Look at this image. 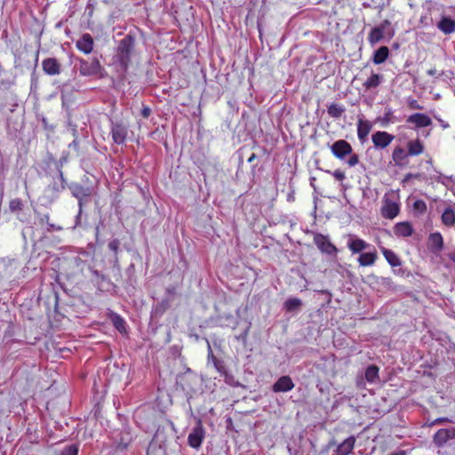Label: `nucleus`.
<instances>
[{"instance_id": "1", "label": "nucleus", "mask_w": 455, "mask_h": 455, "mask_svg": "<svg viewBox=\"0 0 455 455\" xmlns=\"http://www.w3.org/2000/svg\"><path fill=\"white\" fill-rule=\"evenodd\" d=\"M135 39L132 35H126L119 41L116 49V61L123 70H127L131 64L132 53L134 50Z\"/></svg>"}, {"instance_id": "2", "label": "nucleus", "mask_w": 455, "mask_h": 455, "mask_svg": "<svg viewBox=\"0 0 455 455\" xmlns=\"http://www.w3.org/2000/svg\"><path fill=\"white\" fill-rule=\"evenodd\" d=\"M103 70L97 58H93L92 60H79V73L83 76H100Z\"/></svg>"}, {"instance_id": "3", "label": "nucleus", "mask_w": 455, "mask_h": 455, "mask_svg": "<svg viewBox=\"0 0 455 455\" xmlns=\"http://www.w3.org/2000/svg\"><path fill=\"white\" fill-rule=\"evenodd\" d=\"M69 189L74 197L78 201L79 214L82 213L84 205L87 203L85 198L92 195V189L89 187H84L79 183H73L69 186Z\"/></svg>"}, {"instance_id": "4", "label": "nucleus", "mask_w": 455, "mask_h": 455, "mask_svg": "<svg viewBox=\"0 0 455 455\" xmlns=\"http://www.w3.org/2000/svg\"><path fill=\"white\" fill-rule=\"evenodd\" d=\"M205 437V429L202 420L198 419L196 427L188 436V443L191 448L198 449L201 447Z\"/></svg>"}, {"instance_id": "5", "label": "nucleus", "mask_w": 455, "mask_h": 455, "mask_svg": "<svg viewBox=\"0 0 455 455\" xmlns=\"http://www.w3.org/2000/svg\"><path fill=\"white\" fill-rule=\"evenodd\" d=\"M314 243L321 252L328 255H336L337 247L329 240L327 235L317 233L314 235Z\"/></svg>"}, {"instance_id": "6", "label": "nucleus", "mask_w": 455, "mask_h": 455, "mask_svg": "<svg viewBox=\"0 0 455 455\" xmlns=\"http://www.w3.org/2000/svg\"><path fill=\"white\" fill-rule=\"evenodd\" d=\"M110 133L113 141L117 145H122L126 140L128 128L123 123H112Z\"/></svg>"}, {"instance_id": "7", "label": "nucleus", "mask_w": 455, "mask_h": 455, "mask_svg": "<svg viewBox=\"0 0 455 455\" xmlns=\"http://www.w3.org/2000/svg\"><path fill=\"white\" fill-rule=\"evenodd\" d=\"M395 140L393 134L384 131H378L371 135V141L376 148L384 149Z\"/></svg>"}, {"instance_id": "8", "label": "nucleus", "mask_w": 455, "mask_h": 455, "mask_svg": "<svg viewBox=\"0 0 455 455\" xmlns=\"http://www.w3.org/2000/svg\"><path fill=\"white\" fill-rule=\"evenodd\" d=\"M331 151L335 157L344 159L346 156L351 155L353 148L347 140H339L331 146Z\"/></svg>"}, {"instance_id": "9", "label": "nucleus", "mask_w": 455, "mask_h": 455, "mask_svg": "<svg viewBox=\"0 0 455 455\" xmlns=\"http://www.w3.org/2000/svg\"><path fill=\"white\" fill-rule=\"evenodd\" d=\"M455 439V427L439 429L433 437L437 447H443L450 440Z\"/></svg>"}, {"instance_id": "10", "label": "nucleus", "mask_w": 455, "mask_h": 455, "mask_svg": "<svg viewBox=\"0 0 455 455\" xmlns=\"http://www.w3.org/2000/svg\"><path fill=\"white\" fill-rule=\"evenodd\" d=\"M407 124H413L416 129L428 127L432 124V119L424 113H414L406 119Z\"/></svg>"}, {"instance_id": "11", "label": "nucleus", "mask_w": 455, "mask_h": 455, "mask_svg": "<svg viewBox=\"0 0 455 455\" xmlns=\"http://www.w3.org/2000/svg\"><path fill=\"white\" fill-rule=\"evenodd\" d=\"M400 212L398 203L390 199H385L381 207V216L387 220L395 219Z\"/></svg>"}, {"instance_id": "12", "label": "nucleus", "mask_w": 455, "mask_h": 455, "mask_svg": "<svg viewBox=\"0 0 455 455\" xmlns=\"http://www.w3.org/2000/svg\"><path fill=\"white\" fill-rule=\"evenodd\" d=\"M42 68L48 76H58L61 72V64L56 58H46L42 61Z\"/></svg>"}, {"instance_id": "13", "label": "nucleus", "mask_w": 455, "mask_h": 455, "mask_svg": "<svg viewBox=\"0 0 455 455\" xmlns=\"http://www.w3.org/2000/svg\"><path fill=\"white\" fill-rule=\"evenodd\" d=\"M76 46L83 53L90 54L93 51L94 40L89 33H85L76 41Z\"/></svg>"}, {"instance_id": "14", "label": "nucleus", "mask_w": 455, "mask_h": 455, "mask_svg": "<svg viewBox=\"0 0 455 455\" xmlns=\"http://www.w3.org/2000/svg\"><path fill=\"white\" fill-rule=\"evenodd\" d=\"M370 247H371V245L364 240L352 235H349L347 248L353 254L360 253Z\"/></svg>"}, {"instance_id": "15", "label": "nucleus", "mask_w": 455, "mask_h": 455, "mask_svg": "<svg viewBox=\"0 0 455 455\" xmlns=\"http://www.w3.org/2000/svg\"><path fill=\"white\" fill-rule=\"evenodd\" d=\"M409 154L405 148L397 146L392 152V160L395 166L403 167L409 163Z\"/></svg>"}, {"instance_id": "16", "label": "nucleus", "mask_w": 455, "mask_h": 455, "mask_svg": "<svg viewBox=\"0 0 455 455\" xmlns=\"http://www.w3.org/2000/svg\"><path fill=\"white\" fill-rule=\"evenodd\" d=\"M294 383L288 375L280 377L272 387L275 393L288 392L293 389Z\"/></svg>"}, {"instance_id": "17", "label": "nucleus", "mask_w": 455, "mask_h": 455, "mask_svg": "<svg viewBox=\"0 0 455 455\" xmlns=\"http://www.w3.org/2000/svg\"><path fill=\"white\" fill-rule=\"evenodd\" d=\"M406 150L410 156H418L424 153V142L419 139L410 140L406 143Z\"/></svg>"}, {"instance_id": "18", "label": "nucleus", "mask_w": 455, "mask_h": 455, "mask_svg": "<svg viewBox=\"0 0 455 455\" xmlns=\"http://www.w3.org/2000/svg\"><path fill=\"white\" fill-rule=\"evenodd\" d=\"M393 230L395 235L397 237H409L414 232L413 227L409 221L396 223L393 228Z\"/></svg>"}, {"instance_id": "19", "label": "nucleus", "mask_w": 455, "mask_h": 455, "mask_svg": "<svg viewBox=\"0 0 455 455\" xmlns=\"http://www.w3.org/2000/svg\"><path fill=\"white\" fill-rule=\"evenodd\" d=\"M355 437L354 435H350L347 439H345L340 444L338 445L335 450V455H349L352 453L355 445Z\"/></svg>"}, {"instance_id": "20", "label": "nucleus", "mask_w": 455, "mask_h": 455, "mask_svg": "<svg viewBox=\"0 0 455 455\" xmlns=\"http://www.w3.org/2000/svg\"><path fill=\"white\" fill-rule=\"evenodd\" d=\"M372 129V124L369 120L359 118L357 121V137L361 142L365 141L370 132Z\"/></svg>"}, {"instance_id": "21", "label": "nucleus", "mask_w": 455, "mask_h": 455, "mask_svg": "<svg viewBox=\"0 0 455 455\" xmlns=\"http://www.w3.org/2000/svg\"><path fill=\"white\" fill-rule=\"evenodd\" d=\"M437 28L444 35H450L455 32V20L443 16L436 25Z\"/></svg>"}, {"instance_id": "22", "label": "nucleus", "mask_w": 455, "mask_h": 455, "mask_svg": "<svg viewBox=\"0 0 455 455\" xmlns=\"http://www.w3.org/2000/svg\"><path fill=\"white\" fill-rule=\"evenodd\" d=\"M378 259V253L374 247L371 251L363 252L358 257V263L361 267H369L375 264Z\"/></svg>"}, {"instance_id": "23", "label": "nucleus", "mask_w": 455, "mask_h": 455, "mask_svg": "<svg viewBox=\"0 0 455 455\" xmlns=\"http://www.w3.org/2000/svg\"><path fill=\"white\" fill-rule=\"evenodd\" d=\"M429 247L434 251H440L443 248V238L439 232L432 233L428 236Z\"/></svg>"}, {"instance_id": "24", "label": "nucleus", "mask_w": 455, "mask_h": 455, "mask_svg": "<svg viewBox=\"0 0 455 455\" xmlns=\"http://www.w3.org/2000/svg\"><path fill=\"white\" fill-rule=\"evenodd\" d=\"M389 49L387 46H380L378 50H376L372 56V62L375 65H379L384 63L389 57Z\"/></svg>"}, {"instance_id": "25", "label": "nucleus", "mask_w": 455, "mask_h": 455, "mask_svg": "<svg viewBox=\"0 0 455 455\" xmlns=\"http://www.w3.org/2000/svg\"><path fill=\"white\" fill-rule=\"evenodd\" d=\"M381 252H382L384 258L386 259V260L388 262V264L391 267H400L402 265V261H401L400 258L392 250L382 247Z\"/></svg>"}, {"instance_id": "26", "label": "nucleus", "mask_w": 455, "mask_h": 455, "mask_svg": "<svg viewBox=\"0 0 455 455\" xmlns=\"http://www.w3.org/2000/svg\"><path fill=\"white\" fill-rule=\"evenodd\" d=\"M383 81V76L372 73L363 84L365 91L377 88Z\"/></svg>"}, {"instance_id": "27", "label": "nucleus", "mask_w": 455, "mask_h": 455, "mask_svg": "<svg viewBox=\"0 0 455 455\" xmlns=\"http://www.w3.org/2000/svg\"><path fill=\"white\" fill-rule=\"evenodd\" d=\"M109 318L111 319V322L115 328L120 332V333H125L126 332V323L124 319L118 314L115 312H111L109 314Z\"/></svg>"}, {"instance_id": "28", "label": "nucleus", "mask_w": 455, "mask_h": 455, "mask_svg": "<svg viewBox=\"0 0 455 455\" xmlns=\"http://www.w3.org/2000/svg\"><path fill=\"white\" fill-rule=\"evenodd\" d=\"M442 223L446 227L455 225V212L451 207H446L441 216Z\"/></svg>"}, {"instance_id": "29", "label": "nucleus", "mask_w": 455, "mask_h": 455, "mask_svg": "<svg viewBox=\"0 0 455 455\" xmlns=\"http://www.w3.org/2000/svg\"><path fill=\"white\" fill-rule=\"evenodd\" d=\"M385 32L378 26L371 28L368 35V42L371 45H374L384 38Z\"/></svg>"}, {"instance_id": "30", "label": "nucleus", "mask_w": 455, "mask_h": 455, "mask_svg": "<svg viewBox=\"0 0 455 455\" xmlns=\"http://www.w3.org/2000/svg\"><path fill=\"white\" fill-rule=\"evenodd\" d=\"M377 121L382 127H387L390 124L395 123L396 121V117L394 116L393 110L388 108L385 111L382 116L377 118Z\"/></svg>"}, {"instance_id": "31", "label": "nucleus", "mask_w": 455, "mask_h": 455, "mask_svg": "<svg viewBox=\"0 0 455 455\" xmlns=\"http://www.w3.org/2000/svg\"><path fill=\"white\" fill-rule=\"evenodd\" d=\"M379 368L377 365L371 364L368 366L364 373L365 379L369 383H374L379 379Z\"/></svg>"}, {"instance_id": "32", "label": "nucleus", "mask_w": 455, "mask_h": 455, "mask_svg": "<svg viewBox=\"0 0 455 455\" xmlns=\"http://www.w3.org/2000/svg\"><path fill=\"white\" fill-rule=\"evenodd\" d=\"M345 110L346 108L342 105L331 103L327 108V113L331 117L339 119L344 114Z\"/></svg>"}, {"instance_id": "33", "label": "nucleus", "mask_w": 455, "mask_h": 455, "mask_svg": "<svg viewBox=\"0 0 455 455\" xmlns=\"http://www.w3.org/2000/svg\"><path fill=\"white\" fill-rule=\"evenodd\" d=\"M302 305L301 299L298 298H289L285 300L283 307L287 312L298 310Z\"/></svg>"}, {"instance_id": "34", "label": "nucleus", "mask_w": 455, "mask_h": 455, "mask_svg": "<svg viewBox=\"0 0 455 455\" xmlns=\"http://www.w3.org/2000/svg\"><path fill=\"white\" fill-rule=\"evenodd\" d=\"M427 206L424 200L417 199L412 204V211L415 216H421L427 212Z\"/></svg>"}, {"instance_id": "35", "label": "nucleus", "mask_w": 455, "mask_h": 455, "mask_svg": "<svg viewBox=\"0 0 455 455\" xmlns=\"http://www.w3.org/2000/svg\"><path fill=\"white\" fill-rule=\"evenodd\" d=\"M169 307V299H164L154 307L153 313L156 316H162Z\"/></svg>"}, {"instance_id": "36", "label": "nucleus", "mask_w": 455, "mask_h": 455, "mask_svg": "<svg viewBox=\"0 0 455 455\" xmlns=\"http://www.w3.org/2000/svg\"><path fill=\"white\" fill-rule=\"evenodd\" d=\"M23 202L20 198L12 199L9 203V209L11 212H20L23 210Z\"/></svg>"}, {"instance_id": "37", "label": "nucleus", "mask_w": 455, "mask_h": 455, "mask_svg": "<svg viewBox=\"0 0 455 455\" xmlns=\"http://www.w3.org/2000/svg\"><path fill=\"white\" fill-rule=\"evenodd\" d=\"M408 106H409V108L411 109H416V110H422L423 109V107L421 105H419L418 100H416L414 99H410L408 100Z\"/></svg>"}, {"instance_id": "38", "label": "nucleus", "mask_w": 455, "mask_h": 455, "mask_svg": "<svg viewBox=\"0 0 455 455\" xmlns=\"http://www.w3.org/2000/svg\"><path fill=\"white\" fill-rule=\"evenodd\" d=\"M359 163V157L356 154H352L350 155L348 160H347V164L350 166V167H353V166H355L357 164Z\"/></svg>"}, {"instance_id": "39", "label": "nucleus", "mask_w": 455, "mask_h": 455, "mask_svg": "<svg viewBox=\"0 0 455 455\" xmlns=\"http://www.w3.org/2000/svg\"><path fill=\"white\" fill-rule=\"evenodd\" d=\"M119 245L120 242L117 239H114L108 243V248L115 253H117Z\"/></svg>"}, {"instance_id": "40", "label": "nucleus", "mask_w": 455, "mask_h": 455, "mask_svg": "<svg viewBox=\"0 0 455 455\" xmlns=\"http://www.w3.org/2000/svg\"><path fill=\"white\" fill-rule=\"evenodd\" d=\"M332 175L339 181H342L346 178L345 172L339 169L335 170Z\"/></svg>"}, {"instance_id": "41", "label": "nucleus", "mask_w": 455, "mask_h": 455, "mask_svg": "<svg viewBox=\"0 0 455 455\" xmlns=\"http://www.w3.org/2000/svg\"><path fill=\"white\" fill-rule=\"evenodd\" d=\"M390 25L391 22L388 20H384L378 27L385 32L386 28Z\"/></svg>"}, {"instance_id": "42", "label": "nucleus", "mask_w": 455, "mask_h": 455, "mask_svg": "<svg viewBox=\"0 0 455 455\" xmlns=\"http://www.w3.org/2000/svg\"><path fill=\"white\" fill-rule=\"evenodd\" d=\"M151 109L148 107H144L141 110V116L144 118H148L150 116Z\"/></svg>"}, {"instance_id": "43", "label": "nucleus", "mask_w": 455, "mask_h": 455, "mask_svg": "<svg viewBox=\"0 0 455 455\" xmlns=\"http://www.w3.org/2000/svg\"><path fill=\"white\" fill-rule=\"evenodd\" d=\"M451 420L448 418H438L432 422V425L440 424L443 422H451Z\"/></svg>"}, {"instance_id": "44", "label": "nucleus", "mask_w": 455, "mask_h": 455, "mask_svg": "<svg viewBox=\"0 0 455 455\" xmlns=\"http://www.w3.org/2000/svg\"><path fill=\"white\" fill-rule=\"evenodd\" d=\"M78 451L76 447H69L68 455H77Z\"/></svg>"}, {"instance_id": "45", "label": "nucleus", "mask_w": 455, "mask_h": 455, "mask_svg": "<svg viewBox=\"0 0 455 455\" xmlns=\"http://www.w3.org/2000/svg\"><path fill=\"white\" fill-rule=\"evenodd\" d=\"M49 220H50V216H49V214H45V215L41 219V220H42V221H45L48 225H49ZM50 227H51V228H53V225L50 224Z\"/></svg>"}, {"instance_id": "46", "label": "nucleus", "mask_w": 455, "mask_h": 455, "mask_svg": "<svg viewBox=\"0 0 455 455\" xmlns=\"http://www.w3.org/2000/svg\"><path fill=\"white\" fill-rule=\"evenodd\" d=\"M389 455H407V452L403 450H400V451L392 452Z\"/></svg>"}, {"instance_id": "47", "label": "nucleus", "mask_w": 455, "mask_h": 455, "mask_svg": "<svg viewBox=\"0 0 455 455\" xmlns=\"http://www.w3.org/2000/svg\"><path fill=\"white\" fill-rule=\"evenodd\" d=\"M427 75H428V76H435V75H436L437 70H436L435 68H430V69H428V70L427 71Z\"/></svg>"}, {"instance_id": "48", "label": "nucleus", "mask_w": 455, "mask_h": 455, "mask_svg": "<svg viewBox=\"0 0 455 455\" xmlns=\"http://www.w3.org/2000/svg\"><path fill=\"white\" fill-rule=\"evenodd\" d=\"M257 158V156L256 154L252 153L250 157L248 158V163L251 164L252 162H254V160Z\"/></svg>"}, {"instance_id": "49", "label": "nucleus", "mask_w": 455, "mask_h": 455, "mask_svg": "<svg viewBox=\"0 0 455 455\" xmlns=\"http://www.w3.org/2000/svg\"><path fill=\"white\" fill-rule=\"evenodd\" d=\"M449 259L455 262V251L449 254Z\"/></svg>"}, {"instance_id": "50", "label": "nucleus", "mask_w": 455, "mask_h": 455, "mask_svg": "<svg viewBox=\"0 0 455 455\" xmlns=\"http://www.w3.org/2000/svg\"><path fill=\"white\" fill-rule=\"evenodd\" d=\"M69 147H70V148H71V147L76 148V147H78V142L75 140H74V141L69 145Z\"/></svg>"}, {"instance_id": "51", "label": "nucleus", "mask_w": 455, "mask_h": 455, "mask_svg": "<svg viewBox=\"0 0 455 455\" xmlns=\"http://www.w3.org/2000/svg\"><path fill=\"white\" fill-rule=\"evenodd\" d=\"M174 291H175V288H174V287H172V288H168V289H167V292H168V293H174Z\"/></svg>"}, {"instance_id": "52", "label": "nucleus", "mask_w": 455, "mask_h": 455, "mask_svg": "<svg viewBox=\"0 0 455 455\" xmlns=\"http://www.w3.org/2000/svg\"><path fill=\"white\" fill-rule=\"evenodd\" d=\"M387 35H388L389 37H393L394 35H395L394 30H392L391 32H387Z\"/></svg>"}, {"instance_id": "53", "label": "nucleus", "mask_w": 455, "mask_h": 455, "mask_svg": "<svg viewBox=\"0 0 455 455\" xmlns=\"http://www.w3.org/2000/svg\"><path fill=\"white\" fill-rule=\"evenodd\" d=\"M425 21V19L423 17L420 18V22L423 23Z\"/></svg>"}]
</instances>
